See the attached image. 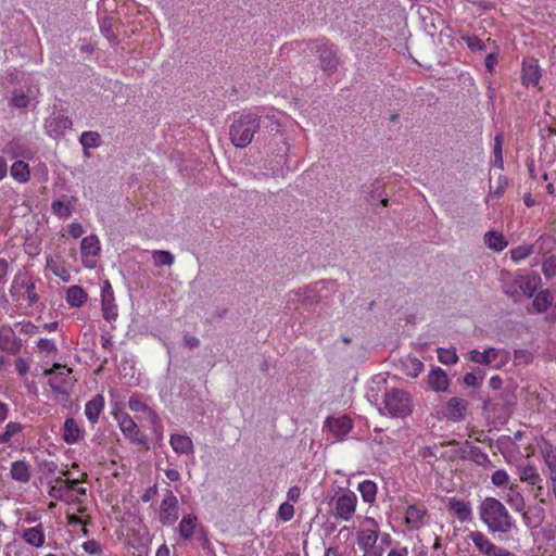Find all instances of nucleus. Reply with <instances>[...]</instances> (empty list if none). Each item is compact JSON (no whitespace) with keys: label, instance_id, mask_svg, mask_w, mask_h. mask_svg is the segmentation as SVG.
<instances>
[{"label":"nucleus","instance_id":"f257e3e1","mask_svg":"<svg viewBox=\"0 0 556 556\" xmlns=\"http://www.w3.org/2000/svg\"><path fill=\"white\" fill-rule=\"evenodd\" d=\"M279 112L275 109L254 108L233 116L229 127V138L237 148L248 147L255 134L266 138L281 130Z\"/></svg>","mask_w":556,"mask_h":556},{"label":"nucleus","instance_id":"f03ea898","mask_svg":"<svg viewBox=\"0 0 556 556\" xmlns=\"http://www.w3.org/2000/svg\"><path fill=\"white\" fill-rule=\"evenodd\" d=\"M481 521L491 533H509L515 528V520L506 506L495 497H485L478 507Z\"/></svg>","mask_w":556,"mask_h":556},{"label":"nucleus","instance_id":"7ed1b4c3","mask_svg":"<svg viewBox=\"0 0 556 556\" xmlns=\"http://www.w3.org/2000/svg\"><path fill=\"white\" fill-rule=\"evenodd\" d=\"M379 539V525L371 517H365L363 528L357 535V544L364 552V556H381L382 548L377 546Z\"/></svg>","mask_w":556,"mask_h":556},{"label":"nucleus","instance_id":"20e7f679","mask_svg":"<svg viewBox=\"0 0 556 556\" xmlns=\"http://www.w3.org/2000/svg\"><path fill=\"white\" fill-rule=\"evenodd\" d=\"M410 395L400 389H392L384 395V408L393 417H404L412 412Z\"/></svg>","mask_w":556,"mask_h":556},{"label":"nucleus","instance_id":"39448f33","mask_svg":"<svg viewBox=\"0 0 556 556\" xmlns=\"http://www.w3.org/2000/svg\"><path fill=\"white\" fill-rule=\"evenodd\" d=\"M320 62L321 70L328 75L333 74L338 70L339 58L334 46L326 39H320L315 42L313 48Z\"/></svg>","mask_w":556,"mask_h":556},{"label":"nucleus","instance_id":"423d86ee","mask_svg":"<svg viewBox=\"0 0 556 556\" xmlns=\"http://www.w3.org/2000/svg\"><path fill=\"white\" fill-rule=\"evenodd\" d=\"M122 433L131 443L149 448L146 435L141 432L135 420L126 413L116 415Z\"/></svg>","mask_w":556,"mask_h":556},{"label":"nucleus","instance_id":"0eeeda50","mask_svg":"<svg viewBox=\"0 0 556 556\" xmlns=\"http://www.w3.org/2000/svg\"><path fill=\"white\" fill-rule=\"evenodd\" d=\"M468 538L472 541L477 549L485 556H516L510 551L492 543L481 531H471Z\"/></svg>","mask_w":556,"mask_h":556},{"label":"nucleus","instance_id":"6e6552de","mask_svg":"<svg viewBox=\"0 0 556 556\" xmlns=\"http://www.w3.org/2000/svg\"><path fill=\"white\" fill-rule=\"evenodd\" d=\"M128 407L132 412H141L144 414L146 418L150 421L153 432L157 435H162V422L157 415V413L151 408L147 403H144L140 396L132 395L129 397Z\"/></svg>","mask_w":556,"mask_h":556},{"label":"nucleus","instance_id":"1a4fd4ad","mask_svg":"<svg viewBox=\"0 0 556 556\" xmlns=\"http://www.w3.org/2000/svg\"><path fill=\"white\" fill-rule=\"evenodd\" d=\"M178 519V500L167 490L160 506L159 520L163 526H172Z\"/></svg>","mask_w":556,"mask_h":556},{"label":"nucleus","instance_id":"9d476101","mask_svg":"<svg viewBox=\"0 0 556 556\" xmlns=\"http://www.w3.org/2000/svg\"><path fill=\"white\" fill-rule=\"evenodd\" d=\"M357 497L351 492H344L334 500V516L342 520L349 521L356 509Z\"/></svg>","mask_w":556,"mask_h":556},{"label":"nucleus","instance_id":"9b49d317","mask_svg":"<svg viewBox=\"0 0 556 556\" xmlns=\"http://www.w3.org/2000/svg\"><path fill=\"white\" fill-rule=\"evenodd\" d=\"M71 372L72 369L60 364H54L53 368L46 369L43 374L49 377V386L51 389L62 393L65 392V388L71 383Z\"/></svg>","mask_w":556,"mask_h":556},{"label":"nucleus","instance_id":"f8f14e48","mask_svg":"<svg viewBox=\"0 0 556 556\" xmlns=\"http://www.w3.org/2000/svg\"><path fill=\"white\" fill-rule=\"evenodd\" d=\"M22 289L25 290L29 305H34L38 302L39 296L35 291V283L26 276V274L18 273L12 282V287L10 289L11 295L15 296Z\"/></svg>","mask_w":556,"mask_h":556},{"label":"nucleus","instance_id":"ddd939ff","mask_svg":"<svg viewBox=\"0 0 556 556\" xmlns=\"http://www.w3.org/2000/svg\"><path fill=\"white\" fill-rule=\"evenodd\" d=\"M73 123L68 116L63 114H52L45 122L46 132L56 139L64 136L65 131L72 127Z\"/></svg>","mask_w":556,"mask_h":556},{"label":"nucleus","instance_id":"4468645a","mask_svg":"<svg viewBox=\"0 0 556 556\" xmlns=\"http://www.w3.org/2000/svg\"><path fill=\"white\" fill-rule=\"evenodd\" d=\"M428 509L424 504H413L406 508L405 523L410 530H418L426 525Z\"/></svg>","mask_w":556,"mask_h":556},{"label":"nucleus","instance_id":"2eb2a0df","mask_svg":"<svg viewBox=\"0 0 556 556\" xmlns=\"http://www.w3.org/2000/svg\"><path fill=\"white\" fill-rule=\"evenodd\" d=\"M462 458L475 463L484 469L494 468V464L480 447L472 445L469 441L465 442Z\"/></svg>","mask_w":556,"mask_h":556},{"label":"nucleus","instance_id":"dca6fc26","mask_svg":"<svg viewBox=\"0 0 556 556\" xmlns=\"http://www.w3.org/2000/svg\"><path fill=\"white\" fill-rule=\"evenodd\" d=\"M101 306L103 318L105 320L112 321L117 318V305L115 304L113 289L109 281H105L102 288Z\"/></svg>","mask_w":556,"mask_h":556},{"label":"nucleus","instance_id":"f3484780","mask_svg":"<svg viewBox=\"0 0 556 556\" xmlns=\"http://www.w3.org/2000/svg\"><path fill=\"white\" fill-rule=\"evenodd\" d=\"M325 425L339 440H342L352 429V420L348 416L328 417Z\"/></svg>","mask_w":556,"mask_h":556},{"label":"nucleus","instance_id":"a211bd4d","mask_svg":"<svg viewBox=\"0 0 556 556\" xmlns=\"http://www.w3.org/2000/svg\"><path fill=\"white\" fill-rule=\"evenodd\" d=\"M467 414V403L460 397H451L446 403V417L453 421H460Z\"/></svg>","mask_w":556,"mask_h":556},{"label":"nucleus","instance_id":"6ab92c4d","mask_svg":"<svg viewBox=\"0 0 556 556\" xmlns=\"http://www.w3.org/2000/svg\"><path fill=\"white\" fill-rule=\"evenodd\" d=\"M22 343L18 338L14 336L12 330L3 331L0 330V350L16 355L20 353Z\"/></svg>","mask_w":556,"mask_h":556},{"label":"nucleus","instance_id":"aec40b11","mask_svg":"<svg viewBox=\"0 0 556 556\" xmlns=\"http://www.w3.org/2000/svg\"><path fill=\"white\" fill-rule=\"evenodd\" d=\"M541 77L538 62L533 59L527 60L522 64V83L526 86H536Z\"/></svg>","mask_w":556,"mask_h":556},{"label":"nucleus","instance_id":"412c9836","mask_svg":"<svg viewBox=\"0 0 556 556\" xmlns=\"http://www.w3.org/2000/svg\"><path fill=\"white\" fill-rule=\"evenodd\" d=\"M428 384L434 392H445L448 389L450 380L446 372L437 367L428 375Z\"/></svg>","mask_w":556,"mask_h":556},{"label":"nucleus","instance_id":"4be33fe9","mask_svg":"<svg viewBox=\"0 0 556 556\" xmlns=\"http://www.w3.org/2000/svg\"><path fill=\"white\" fill-rule=\"evenodd\" d=\"M447 507L450 510L454 511L460 522L470 521L472 518V510L470 504L467 502L452 497L448 501Z\"/></svg>","mask_w":556,"mask_h":556},{"label":"nucleus","instance_id":"5701e85b","mask_svg":"<svg viewBox=\"0 0 556 556\" xmlns=\"http://www.w3.org/2000/svg\"><path fill=\"white\" fill-rule=\"evenodd\" d=\"M169 444L174 452L177 454H193L194 446L192 440L186 434H172L169 439Z\"/></svg>","mask_w":556,"mask_h":556},{"label":"nucleus","instance_id":"b1692460","mask_svg":"<svg viewBox=\"0 0 556 556\" xmlns=\"http://www.w3.org/2000/svg\"><path fill=\"white\" fill-rule=\"evenodd\" d=\"M519 479L522 482H527L531 485H538V489L541 490L542 486L540 483L542 482V478L538 472L536 468L530 464H521L517 467Z\"/></svg>","mask_w":556,"mask_h":556},{"label":"nucleus","instance_id":"393cba45","mask_svg":"<svg viewBox=\"0 0 556 556\" xmlns=\"http://www.w3.org/2000/svg\"><path fill=\"white\" fill-rule=\"evenodd\" d=\"M104 408V397L97 394L85 406V415L91 424H96Z\"/></svg>","mask_w":556,"mask_h":556},{"label":"nucleus","instance_id":"a878e982","mask_svg":"<svg viewBox=\"0 0 556 556\" xmlns=\"http://www.w3.org/2000/svg\"><path fill=\"white\" fill-rule=\"evenodd\" d=\"M299 302L305 307H311L320 301V295L315 286H307L293 291Z\"/></svg>","mask_w":556,"mask_h":556},{"label":"nucleus","instance_id":"bb28decb","mask_svg":"<svg viewBox=\"0 0 556 556\" xmlns=\"http://www.w3.org/2000/svg\"><path fill=\"white\" fill-rule=\"evenodd\" d=\"M10 476L13 480L21 483L30 481V467L25 460L13 462L10 469Z\"/></svg>","mask_w":556,"mask_h":556},{"label":"nucleus","instance_id":"cd10ccee","mask_svg":"<svg viewBox=\"0 0 556 556\" xmlns=\"http://www.w3.org/2000/svg\"><path fill=\"white\" fill-rule=\"evenodd\" d=\"M81 438V430L74 418H67L63 426V440L67 444L77 443Z\"/></svg>","mask_w":556,"mask_h":556},{"label":"nucleus","instance_id":"c85d7f7f","mask_svg":"<svg viewBox=\"0 0 556 556\" xmlns=\"http://www.w3.org/2000/svg\"><path fill=\"white\" fill-rule=\"evenodd\" d=\"M23 540L35 547H40L45 544V532L41 525L26 529L22 534Z\"/></svg>","mask_w":556,"mask_h":556},{"label":"nucleus","instance_id":"c756f323","mask_svg":"<svg viewBox=\"0 0 556 556\" xmlns=\"http://www.w3.org/2000/svg\"><path fill=\"white\" fill-rule=\"evenodd\" d=\"M500 352L498 350L494 348H489L484 350L483 352H479L478 350H472L469 353V359L473 363L481 364V365H490L492 362H494Z\"/></svg>","mask_w":556,"mask_h":556},{"label":"nucleus","instance_id":"7c9ffc66","mask_svg":"<svg viewBox=\"0 0 556 556\" xmlns=\"http://www.w3.org/2000/svg\"><path fill=\"white\" fill-rule=\"evenodd\" d=\"M66 301L72 307H80L87 301V292L79 286H72L67 289Z\"/></svg>","mask_w":556,"mask_h":556},{"label":"nucleus","instance_id":"2f4dec72","mask_svg":"<svg viewBox=\"0 0 556 556\" xmlns=\"http://www.w3.org/2000/svg\"><path fill=\"white\" fill-rule=\"evenodd\" d=\"M80 252L83 257L97 256L100 252V241L97 236L85 237L80 242Z\"/></svg>","mask_w":556,"mask_h":556},{"label":"nucleus","instance_id":"473e14b6","mask_svg":"<svg viewBox=\"0 0 556 556\" xmlns=\"http://www.w3.org/2000/svg\"><path fill=\"white\" fill-rule=\"evenodd\" d=\"M422 369L424 363L416 357L407 356L402 361V370L410 378H417Z\"/></svg>","mask_w":556,"mask_h":556},{"label":"nucleus","instance_id":"72a5a7b5","mask_svg":"<svg viewBox=\"0 0 556 556\" xmlns=\"http://www.w3.org/2000/svg\"><path fill=\"white\" fill-rule=\"evenodd\" d=\"M198 518L197 516L189 514L182 517L179 522L178 531L182 539L189 540L192 538Z\"/></svg>","mask_w":556,"mask_h":556},{"label":"nucleus","instance_id":"f704fd0d","mask_svg":"<svg viewBox=\"0 0 556 556\" xmlns=\"http://www.w3.org/2000/svg\"><path fill=\"white\" fill-rule=\"evenodd\" d=\"M553 296L551 291L543 290L536 294L532 302L533 309L536 313H543L552 305Z\"/></svg>","mask_w":556,"mask_h":556},{"label":"nucleus","instance_id":"c9c22d12","mask_svg":"<svg viewBox=\"0 0 556 556\" xmlns=\"http://www.w3.org/2000/svg\"><path fill=\"white\" fill-rule=\"evenodd\" d=\"M484 243L494 251H502L506 248L507 242L503 235L495 231H488L484 235Z\"/></svg>","mask_w":556,"mask_h":556},{"label":"nucleus","instance_id":"e433bc0d","mask_svg":"<svg viewBox=\"0 0 556 556\" xmlns=\"http://www.w3.org/2000/svg\"><path fill=\"white\" fill-rule=\"evenodd\" d=\"M26 146L21 138L12 139L3 148V153L10 155L13 159L24 156Z\"/></svg>","mask_w":556,"mask_h":556},{"label":"nucleus","instance_id":"4c0bfd02","mask_svg":"<svg viewBox=\"0 0 556 556\" xmlns=\"http://www.w3.org/2000/svg\"><path fill=\"white\" fill-rule=\"evenodd\" d=\"M11 176L18 182H26L29 180L30 174L28 165L23 161H15L11 166Z\"/></svg>","mask_w":556,"mask_h":556},{"label":"nucleus","instance_id":"58836bf2","mask_svg":"<svg viewBox=\"0 0 556 556\" xmlns=\"http://www.w3.org/2000/svg\"><path fill=\"white\" fill-rule=\"evenodd\" d=\"M542 455L551 475H556V447L545 443L542 447Z\"/></svg>","mask_w":556,"mask_h":556},{"label":"nucleus","instance_id":"ea45409f","mask_svg":"<svg viewBox=\"0 0 556 556\" xmlns=\"http://www.w3.org/2000/svg\"><path fill=\"white\" fill-rule=\"evenodd\" d=\"M358 491L366 503H374L377 495V485L371 480H365L358 484Z\"/></svg>","mask_w":556,"mask_h":556},{"label":"nucleus","instance_id":"a19ab883","mask_svg":"<svg viewBox=\"0 0 556 556\" xmlns=\"http://www.w3.org/2000/svg\"><path fill=\"white\" fill-rule=\"evenodd\" d=\"M79 142L84 150L98 148L101 146V136L97 131H84L79 137Z\"/></svg>","mask_w":556,"mask_h":556},{"label":"nucleus","instance_id":"79ce46f5","mask_svg":"<svg viewBox=\"0 0 556 556\" xmlns=\"http://www.w3.org/2000/svg\"><path fill=\"white\" fill-rule=\"evenodd\" d=\"M29 93H31L30 89H28L27 93L22 89H15L12 92L11 105L16 109H26L29 105Z\"/></svg>","mask_w":556,"mask_h":556},{"label":"nucleus","instance_id":"37998d69","mask_svg":"<svg viewBox=\"0 0 556 556\" xmlns=\"http://www.w3.org/2000/svg\"><path fill=\"white\" fill-rule=\"evenodd\" d=\"M152 258L156 267L172 266L175 262L174 255L164 250H156L152 253Z\"/></svg>","mask_w":556,"mask_h":556},{"label":"nucleus","instance_id":"c03bdc74","mask_svg":"<svg viewBox=\"0 0 556 556\" xmlns=\"http://www.w3.org/2000/svg\"><path fill=\"white\" fill-rule=\"evenodd\" d=\"M22 429H23V426L20 422L10 421L5 426L4 432H2L0 434V444H4V443L10 442L12 437H14L15 434L20 433L22 431Z\"/></svg>","mask_w":556,"mask_h":556},{"label":"nucleus","instance_id":"a18cd8bd","mask_svg":"<svg viewBox=\"0 0 556 556\" xmlns=\"http://www.w3.org/2000/svg\"><path fill=\"white\" fill-rule=\"evenodd\" d=\"M438 359L444 365H453L458 361V356L456 351L453 349H444L439 348L438 351Z\"/></svg>","mask_w":556,"mask_h":556},{"label":"nucleus","instance_id":"49530a36","mask_svg":"<svg viewBox=\"0 0 556 556\" xmlns=\"http://www.w3.org/2000/svg\"><path fill=\"white\" fill-rule=\"evenodd\" d=\"M47 267L59 278H61L64 282H68L71 280L70 271L62 265L54 262L52 258L48 260Z\"/></svg>","mask_w":556,"mask_h":556},{"label":"nucleus","instance_id":"de8ad7c7","mask_svg":"<svg viewBox=\"0 0 556 556\" xmlns=\"http://www.w3.org/2000/svg\"><path fill=\"white\" fill-rule=\"evenodd\" d=\"M533 359V354L526 349H518L514 351V364L517 366H527Z\"/></svg>","mask_w":556,"mask_h":556},{"label":"nucleus","instance_id":"09e8293b","mask_svg":"<svg viewBox=\"0 0 556 556\" xmlns=\"http://www.w3.org/2000/svg\"><path fill=\"white\" fill-rule=\"evenodd\" d=\"M502 146H503V137L501 134H498L494 138L493 154H494V164H495V166H497L500 168H503Z\"/></svg>","mask_w":556,"mask_h":556},{"label":"nucleus","instance_id":"8fccbe9b","mask_svg":"<svg viewBox=\"0 0 556 556\" xmlns=\"http://www.w3.org/2000/svg\"><path fill=\"white\" fill-rule=\"evenodd\" d=\"M52 212L60 217H70L72 208L68 204L63 203L61 200H55L51 204Z\"/></svg>","mask_w":556,"mask_h":556},{"label":"nucleus","instance_id":"3c124183","mask_svg":"<svg viewBox=\"0 0 556 556\" xmlns=\"http://www.w3.org/2000/svg\"><path fill=\"white\" fill-rule=\"evenodd\" d=\"M84 552L89 555L100 556L103 553L102 545L96 540H88L81 545Z\"/></svg>","mask_w":556,"mask_h":556},{"label":"nucleus","instance_id":"603ef678","mask_svg":"<svg viewBox=\"0 0 556 556\" xmlns=\"http://www.w3.org/2000/svg\"><path fill=\"white\" fill-rule=\"evenodd\" d=\"M288 151H289L288 143L286 141H282V143H281V146H279L277 154H276L279 157V160L276 161L277 166L271 167L274 173L278 169V166H281L282 164H287Z\"/></svg>","mask_w":556,"mask_h":556},{"label":"nucleus","instance_id":"864d4df0","mask_svg":"<svg viewBox=\"0 0 556 556\" xmlns=\"http://www.w3.org/2000/svg\"><path fill=\"white\" fill-rule=\"evenodd\" d=\"M543 274L546 278H553L556 276V256H551L544 261L542 265Z\"/></svg>","mask_w":556,"mask_h":556},{"label":"nucleus","instance_id":"5fc2aeb1","mask_svg":"<svg viewBox=\"0 0 556 556\" xmlns=\"http://www.w3.org/2000/svg\"><path fill=\"white\" fill-rule=\"evenodd\" d=\"M491 481L495 486H505L508 484L509 476L505 470H496L491 477Z\"/></svg>","mask_w":556,"mask_h":556},{"label":"nucleus","instance_id":"6e6d98bb","mask_svg":"<svg viewBox=\"0 0 556 556\" xmlns=\"http://www.w3.org/2000/svg\"><path fill=\"white\" fill-rule=\"evenodd\" d=\"M294 515V507L291 503L286 502L279 506L278 516L283 521H289Z\"/></svg>","mask_w":556,"mask_h":556},{"label":"nucleus","instance_id":"4d7b16f0","mask_svg":"<svg viewBox=\"0 0 556 556\" xmlns=\"http://www.w3.org/2000/svg\"><path fill=\"white\" fill-rule=\"evenodd\" d=\"M37 348H38L39 352H45V353H55L58 351V348H56L54 341H52L50 339H43V338L37 342Z\"/></svg>","mask_w":556,"mask_h":556},{"label":"nucleus","instance_id":"13d9d810","mask_svg":"<svg viewBox=\"0 0 556 556\" xmlns=\"http://www.w3.org/2000/svg\"><path fill=\"white\" fill-rule=\"evenodd\" d=\"M507 503L516 510V511H522L526 507L525 498L519 494L516 493L513 496H509L507 500Z\"/></svg>","mask_w":556,"mask_h":556},{"label":"nucleus","instance_id":"bf43d9fd","mask_svg":"<svg viewBox=\"0 0 556 556\" xmlns=\"http://www.w3.org/2000/svg\"><path fill=\"white\" fill-rule=\"evenodd\" d=\"M480 376L478 377L476 372H468L464 377V383L467 387H478L480 386L483 379V372L479 370Z\"/></svg>","mask_w":556,"mask_h":556},{"label":"nucleus","instance_id":"052dcab7","mask_svg":"<svg viewBox=\"0 0 556 556\" xmlns=\"http://www.w3.org/2000/svg\"><path fill=\"white\" fill-rule=\"evenodd\" d=\"M101 30L109 40H112L115 38V35L112 29V21L110 18H105L103 21V23L101 25Z\"/></svg>","mask_w":556,"mask_h":556},{"label":"nucleus","instance_id":"680f3d73","mask_svg":"<svg viewBox=\"0 0 556 556\" xmlns=\"http://www.w3.org/2000/svg\"><path fill=\"white\" fill-rule=\"evenodd\" d=\"M418 455L424 459L437 458L435 447L424 446L418 451Z\"/></svg>","mask_w":556,"mask_h":556},{"label":"nucleus","instance_id":"e2e57ef3","mask_svg":"<svg viewBox=\"0 0 556 556\" xmlns=\"http://www.w3.org/2000/svg\"><path fill=\"white\" fill-rule=\"evenodd\" d=\"M184 344L188 349L193 350L200 345V340L194 336L185 334L184 336Z\"/></svg>","mask_w":556,"mask_h":556},{"label":"nucleus","instance_id":"0e129e2a","mask_svg":"<svg viewBox=\"0 0 556 556\" xmlns=\"http://www.w3.org/2000/svg\"><path fill=\"white\" fill-rule=\"evenodd\" d=\"M530 254V249L519 247L511 251V257L516 261L527 257Z\"/></svg>","mask_w":556,"mask_h":556},{"label":"nucleus","instance_id":"69168bd1","mask_svg":"<svg viewBox=\"0 0 556 556\" xmlns=\"http://www.w3.org/2000/svg\"><path fill=\"white\" fill-rule=\"evenodd\" d=\"M467 45L471 50H482L484 48V43L478 37H468Z\"/></svg>","mask_w":556,"mask_h":556},{"label":"nucleus","instance_id":"338daca9","mask_svg":"<svg viewBox=\"0 0 556 556\" xmlns=\"http://www.w3.org/2000/svg\"><path fill=\"white\" fill-rule=\"evenodd\" d=\"M68 233L73 238H79L84 233V228L79 223H72L68 227Z\"/></svg>","mask_w":556,"mask_h":556},{"label":"nucleus","instance_id":"774afa93","mask_svg":"<svg viewBox=\"0 0 556 556\" xmlns=\"http://www.w3.org/2000/svg\"><path fill=\"white\" fill-rule=\"evenodd\" d=\"M15 368L21 376H24L29 370L28 363L24 358H17L15 361Z\"/></svg>","mask_w":556,"mask_h":556}]
</instances>
